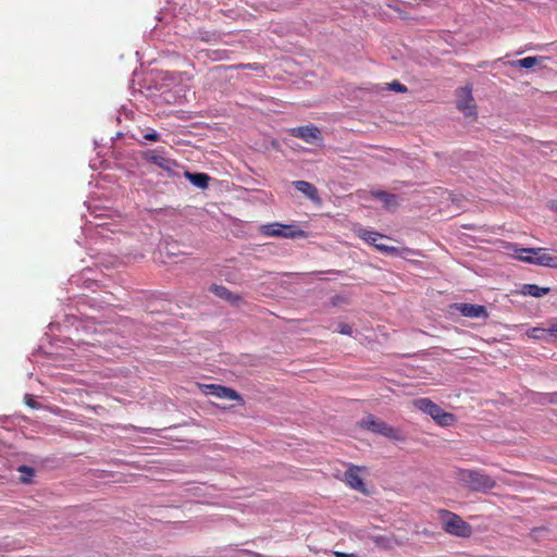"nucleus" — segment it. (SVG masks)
<instances>
[{"instance_id": "obj_1", "label": "nucleus", "mask_w": 557, "mask_h": 557, "mask_svg": "<svg viewBox=\"0 0 557 557\" xmlns=\"http://www.w3.org/2000/svg\"><path fill=\"white\" fill-rule=\"evenodd\" d=\"M457 479L473 492H486L496 486L495 480L482 470L459 469Z\"/></svg>"}, {"instance_id": "obj_2", "label": "nucleus", "mask_w": 557, "mask_h": 557, "mask_svg": "<svg viewBox=\"0 0 557 557\" xmlns=\"http://www.w3.org/2000/svg\"><path fill=\"white\" fill-rule=\"evenodd\" d=\"M413 406L429 414L438 425L451 426L456 423L457 418L454 413L444 411L437 404L430 398H418L413 400Z\"/></svg>"}, {"instance_id": "obj_3", "label": "nucleus", "mask_w": 557, "mask_h": 557, "mask_svg": "<svg viewBox=\"0 0 557 557\" xmlns=\"http://www.w3.org/2000/svg\"><path fill=\"white\" fill-rule=\"evenodd\" d=\"M438 518L442 522L443 529L448 534L459 537H470L472 535V527L462 520L460 516L448 511L446 509L438 510Z\"/></svg>"}, {"instance_id": "obj_4", "label": "nucleus", "mask_w": 557, "mask_h": 557, "mask_svg": "<svg viewBox=\"0 0 557 557\" xmlns=\"http://www.w3.org/2000/svg\"><path fill=\"white\" fill-rule=\"evenodd\" d=\"M457 108L463 112L466 116H472L473 120L476 119V106L474 103V99L472 97V89L469 86H465L458 89L457 92Z\"/></svg>"}, {"instance_id": "obj_5", "label": "nucleus", "mask_w": 557, "mask_h": 557, "mask_svg": "<svg viewBox=\"0 0 557 557\" xmlns=\"http://www.w3.org/2000/svg\"><path fill=\"white\" fill-rule=\"evenodd\" d=\"M262 234L271 237L296 238L304 235V231L294 230L290 225L271 223L262 226Z\"/></svg>"}, {"instance_id": "obj_6", "label": "nucleus", "mask_w": 557, "mask_h": 557, "mask_svg": "<svg viewBox=\"0 0 557 557\" xmlns=\"http://www.w3.org/2000/svg\"><path fill=\"white\" fill-rule=\"evenodd\" d=\"M357 235L359 238H361L369 245L374 246V248L382 253L395 255L398 252V249L396 247H392V246H387V245L377 243V240L380 238L385 237L383 234H381L379 232L361 228L357 232Z\"/></svg>"}, {"instance_id": "obj_7", "label": "nucleus", "mask_w": 557, "mask_h": 557, "mask_svg": "<svg viewBox=\"0 0 557 557\" xmlns=\"http://www.w3.org/2000/svg\"><path fill=\"white\" fill-rule=\"evenodd\" d=\"M361 426L388 438H397V431L394 428L389 426L382 420L375 419L371 414L361 421Z\"/></svg>"}, {"instance_id": "obj_8", "label": "nucleus", "mask_w": 557, "mask_h": 557, "mask_svg": "<svg viewBox=\"0 0 557 557\" xmlns=\"http://www.w3.org/2000/svg\"><path fill=\"white\" fill-rule=\"evenodd\" d=\"M289 134L296 138L302 139L307 144H313L323 138L319 127L312 124L290 128Z\"/></svg>"}, {"instance_id": "obj_9", "label": "nucleus", "mask_w": 557, "mask_h": 557, "mask_svg": "<svg viewBox=\"0 0 557 557\" xmlns=\"http://www.w3.org/2000/svg\"><path fill=\"white\" fill-rule=\"evenodd\" d=\"M203 394L212 395L220 399L242 400L240 395L233 388L219 384H205L201 386Z\"/></svg>"}, {"instance_id": "obj_10", "label": "nucleus", "mask_w": 557, "mask_h": 557, "mask_svg": "<svg viewBox=\"0 0 557 557\" xmlns=\"http://www.w3.org/2000/svg\"><path fill=\"white\" fill-rule=\"evenodd\" d=\"M523 262L557 269V255H552L547 248L540 247L537 257H524Z\"/></svg>"}, {"instance_id": "obj_11", "label": "nucleus", "mask_w": 557, "mask_h": 557, "mask_svg": "<svg viewBox=\"0 0 557 557\" xmlns=\"http://www.w3.org/2000/svg\"><path fill=\"white\" fill-rule=\"evenodd\" d=\"M146 161L156 164L162 170L168 172L173 170L175 162L163 154V151L159 149L148 150L143 153Z\"/></svg>"}, {"instance_id": "obj_12", "label": "nucleus", "mask_w": 557, "mask_h": 557, "mask_svg": "<svg viewBox=\"0 0 557 557\" xmlns=\"http://www.w3.org/2000/svg\"><path fill=\"white\" fill-rule=\"evenodd\" d=\"M454 307L461 315L467 318H488V312L482 305L461 302L455 304Z\"/></svg>"}, {"instance_id": "obj_13", "label": "nucleus", "mask_w": 557, "mask_h": 557, "mask_svg": "<svg viewBox=\"0 0 557 557\" xmlns=\"http://www.w3.org/2000/svg\"><path fill=\"white\" fill-rule=\"evenodd\" d=\"M362 468L358 466H350L345 472V482L354 490L367 494L366 484L360 476V471Z\"/></svg>"}, {"instance_id": "obj_14", "label": "nucleus", "mask_w": 557, "mask_h": 557, "mask_svg": "<svg viewBox=\"0 0 557 557\" xmlns=\"http://www.w3.org/2000/svg\"><path fill=\"white\" fill-rule=\"evenodd\" d=\"M210 292L221 299H224L232 305H238L242 301V297L238 294L232 293L228 288L223 285L212 284Z\"/></svg>"}, {"instance_id": "obj_15", "label": "nucleus", "mask_w": 557, "mask_h": 557, "mask_svg": "<svg viewBox=\"0 0 557 557\" xmlns=\"http://www.w3.org/2000/svg\"><path fill=\"white\" fill-rule=\"evenodd\" d=\"M293 185L296 187L297 190L302 193L310 200L314 202L321 201L318 189L313 184L306 181H295L293 182Z\"/></svg>"}, {"instance_id": "obj_16", "label": "nucleus", "mask_w": 557, "mask_h": 557, "mask_svg": "<svg viewBox=\"0 0 557 557\" xmlns=\"http://www.w3.org/2000/svg\"><path fill=\"white\" fill-rule=\"evenodd\" d=\"M547 58L542 57V55L527 57V58H523V59H520V60L511 61L510 65L512 67L532 69L534 66L542 65V63Z\"/></svg>"}, {"instance_id": "obj_17", "label": "nucleus", "mask_w": 557, "mask_h": 557, "mask_svg": "<svg viewBox=\"0 0 557 557\" xmlns=\"http://www.w3.org/2000/svg\"><path fill=\"white\" fill-rule=\"evenodd\" d=\"M185 177L196 187L206 189L209 185L210 176L206 173L185 172Z\"/></svg>"}, {"instance_id": "obj_18", "label": "nucleus", "mask_w": 557, "mask_h": 557, "mask_svg": "<svg viewBox=\"0 0 557 557\" xmlns=\"http://www.w3.org/2000/svg\"><path fill=\"white\" fill-rule=\"evenodd\" d=\"M549 292V287H540L535 284H524L521 289V294L536 298L547 295Z\"/></svg>"}, {"instance_id": "obj_19", "label": "nucleus", "mask_w": 557, "mask_h": 557, "mask_svg": "<svg viewBox=\"0 0 557 557\" xmlns=\"http://www.w3.org/2000/svg\"><path fill=\"white\" fill-rule=\"evenodd\" d=\"M373 196L375 198L380 199L383 202L385 208H392V207L398 206L397 196L394 194L379 190V191L373 193Z\"/></svg>"}, {"instance_id": "obj_20", "label": "nucleus", "mask_w": 557, "mask_h": 557, "mask_svg": "<svg viewBox=\"0 0 557 557\" xmlns=\"http://www.w3.org/2000/svg\"><path fill=\"white\" fill-rule=\"evenodd\" d=\"M539 248H521L516 250L517 259L523 261L524 257H537Z\"/></svg>"}, {"instance_id": "obj_21", "label": "nucleus", "mask_w": 557, "mask_h": 557, "mask_svg": "<svg viewBox=\"0 0 557 557\" xmlns=\"http://www.w3.org/2000/svg\"><path fill=\"white\" fill-rule=\"evenodd\" d=\"M232 69L235 70H252V71H263V65L260 63H239L236 65H233Z\"/></svg>"}, {"instance_id": "obj_22", "label": "nucleus", "mask_w": 557, "mask_h": 557, "mask_svg": "<svg viewBox=\"0 0 557 557\" xmlns=\"http://www.w3.org/2000/svg\"><path fill=\"white\" fill-rule=\"evenodd\" d=\"M546 333H548V329L546 330V329H541V327H533L532 330H530L528 332V335L531 338L540 339V338H543Z\"/></svg>"}, {"instance_id": "obj_23", "label": "nucleus", "mask_w": 557, "mask_h": 557, "mask_svg": "<svg viewBox=\"0 0 557 557\" xmlns=\"http://www.w3.org/2000/svg\"><path fill=\"white\" fill-rule=\"evenodd\" d=\"M388 89L397 92H406L408 90L407 87L398 81H394L388 84Z\"/></svg>"}, {"instance_id": "obj_24", "label": "nucleus", "mask_w": 557, "mask_h": 557, "mask_svg": "<svg viewBox=\"0 0 557 557\" xmlns=\"http://www.w3.org/2000/svg\"><path fill=\"white\" fill-rule=\"evenodd\" d=\"M144 139L156 143L160 140V135L156 131L151 129L144 134Z\"/></svg>"}, {"instance_id": "obj_25", "label": "nucleus", "mask_w": 557, "mask_h": 557, "mask_svg": "<svg viewBox=\"0 0 557 557\" xmlns=\"http://www.w3.org/2000/svg\"><path fill=\"white\" fill-rule=\"evenodd\" d=\"M24 400H25V404H26L28 407L33 408V409H37V408H39V406H40V405H39V403H37V401L33 398V396H32V395H29V394H26V395H25Z\"/></svg>"}, {"instance_id": "obj_26", "label": "nucleus", "mask_w": 557, "mask_h": 557, "mask_svg": "<svg viewBox=\"0 0 557 557\" xmlns=\"http://www.w3.org/2000/svg\"><path fill=\"white\" fill-rule=\"evenodd\" d=\"M338 332L343 335H351L352 334V329L349 324L347 323H341L338 325Z\"/></svg>"}, {"instance_id": "obj_27", "label": "nucleus", "mask_w": 557, "mask_h": 557, "mask_svg": "<svg viewBox=\"0 0 557 557\" xmlns=\"http://www.w3.org/2000/svg\"><path fill=\"white\" fill-rule=\"evenodd\" d=\"M18 471H20V472L27 473V474H29V475H33V474H34V470H33V468H30V467H28V466H21V467L18 468Z\"/></svg>"}, {"instance_id": "obj_28", "label": "nucleus", "mask_w": 557, "mask_h": 557, "mask_svg": "<svg viewBox=\"0 0 557 557\" xmlns=\"http://www.w3.org/2000/svg\"><path fill=\"white\" fill-rule=\"evenodd\" d=\"M548 333L557 337V323L548 327Z\"/></svg>"}, {"instance_id": "obj_29", "label": "nucleus", "mask_w": 557, "mask_h": 557, "mask_svg": "<svg viewBox=\"0 0 557 557\" xmlns=\"http://www.w3.org/2000/svg\"><path fill=\"white\" fill-rule=\"evenodd\" d=\"M336 557H357L355 554H347L342 552H335Z\"/></svg>"}, {"instance_id": "obj_30", "label": "nucleus", "mask_w": 557, "mask_h": 557, "mask_svg": "<svg viewBox=\"0 0 557 557\" xmlns=\"http://www.w3.org/2000/svg\"><path fill=\"white\" fill-rule=\"evenodd\" d=\"M556 211H557V206H556Z\"/></svg>"}]
</instances>
